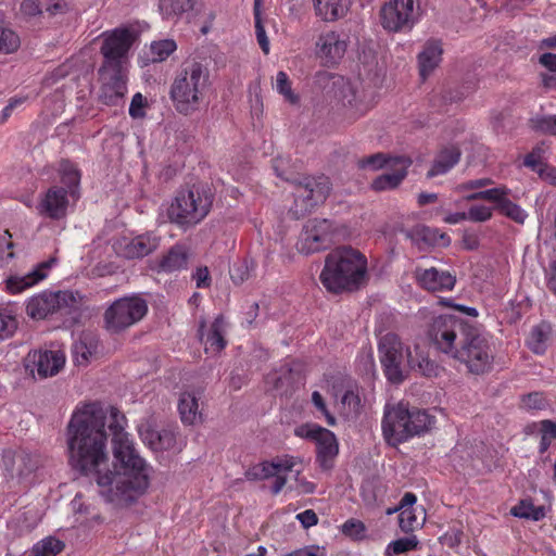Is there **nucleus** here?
<instances>
[{
	"instance_id": "nucleus-1",
	"label": "nucleus",
	"mask_w": 556,
	"mask_h": 556,
	"mask_svg": "<svg viewBox=\"0 0 556 556\" xmlns=\"http://www.w3.org/2000/svg\"><path fill=\"white\" fill-rule=\"evenodd\" d=\"M126 418L100 403L77 408L67 426L70 464L81 473H97L100 494L109 503L132 502L149 486L150 467L125 432Z\"/></svg>"
},
{
	"instance_id": "nucleus-2",
	"label": "nucleus",
	"mask_w": 556,
	"mask_h": 556,
	"mask_svg": "<svg viewBox=\"0 0 556 556\" xmlns=\"http://www.w3.org/2000/svg\"><path fill=\"white\" fill-rule=\"evenodd\" d=\"M210 77L208 67L195 59L180 64L168 93L177 113L189 116L200 110L211 88Z\"/></svg>"
},
{
	"instance_id": "nucleus-3",
	"label": "nucleus",
	"mask_w": 556,
	"mask_h": 556,
	"mask_svg": "<svg viewBox=\"0 0 556 556\" xmlns=\"http://www.w3.org/2000/svg\"><path fill=\"white\" fill-rule=\"evenodd\" d=\"M319 279L333 293L358 290L367 280V260L351 247L337 248L326 256Z\"/></svg>"
},
{
	"instance_id": "nucleus-4",
	"label": "nucleus",
	"mask_w": 556,
	"mask_h": 556,
	"mask_svg": "<svg viewBox=\"0 0 556 556\" xmlns=\"http://www.w3.org/2000/svg\"><path fill=\"white\" fill-rule=\"evenodd\" d=\"M213 201V193L204 186L192 185L180 189L167 207V218L185 230L193 228L208 215Z\"/></svg>"
},
{
	"instance_id": "nucleus-5",
	"label": "nucleus",
	"mask_w": 556,
	"mask_h": 556,
	"mask_svg": "<svg viewBox=\"0 0 556 556\" xmlns=\"http://www.w3.org/2000/svg\"><path fill=\"white\" fill-rule=\"evenodd\" d=\"M430 415L420 409H408L403 403L386 408L382 419V432L391 445L407 441L409 438L428 430Z\"/></svg>"
},
{
	"instance_id": "nucleus-6",
	"label": "nucleus",
	"mask_w": 556,
	"mask_h": 556,
	"mask_svg": "<svg viewBox=\"0 0 556 556\" xmlns=\"http://www.w3.org/2000/svg\"><path fill=\"white\" fill-rule=\"evenodd\" d=\"M60 175L62 186L50 187L37 204V212L40 216L55 220L66 216L70 198H78L80 182L78 169L68 161L61 162Z\"/></svg>"
},
{
	"instance_id": "nucleus-7",
	"label": "nucleus",
	"mask_w": 556,
	"mask_h": 556,
	"mask_svg": "<svg viewBox=\"0 0 556 556\" xmlns=\"http://www.w3.org/2000/svg\"><path fill=\"white\" fill-rule=\"evenodd\" d=\"M452 357L465 364L469 372L482 375L491 370L494 351L489 338L470 326Z\"/></svg>"
},
{
	"instance_id": "nucleus-8",
	"label": "nucleus",
	"mask_w": 556,
	"mask_h": 556,
	"mask_svg": "<svg viewBox=\"0 0 556 556\" xmlns=\"http://www.w3.org/2000/svg\"><path fill=\"white\" fill-rule=\"evenodd\" d=\"M148 313V303L139 295L115 300L104 312L105 329L119 333L139 323Z\"/></svg>"
},
{
	"instance_id": "nucleus-9",
	"label": "nucleus",
	"mask_w": 556,
	"mask_h": 556,
	"mask_svg": "<svg viewBox=\"0 0 556 556\" xmlns=\"http://www.w3.org/2000/svg\"><path fill=\"white\" fill-rule=\"evenodd\" d=\"M381 26L391 33L413 29L421 17L419 0H388L380 8Z\"/></svg>"
},
{
	"instance_id": "nucleus-10",
	"label": "nucleus",
	"mask_w": 556,
	"mask_h": 556,
	"mask_svg": "<svg viewBox=\"0 0 556 556\" xmlns=\"http://www.w3.org/2000/svg\"><path fill=\"white\" fill-rule=\"evenodd\" d=\"M469 327L468 323L457 316L440 315L432 319L428 337L439 351L452 357Z\"/></svg>"
},
{
	"instance_id": "nucleus-11",
	"label": "nucleus",
	"mask_w": 556,
	"mask_h": 556,
	"mask_svg": "<svg viewBox=\"0 0 556 556\" xmlns=\"http://www.w3.org/2000/svg\"><path fill=\"white\" fill-rule=\"evenodd\" d=\"M406 348L399 336L392 332L384 334L379 342L378 351L383 372L394 384L403 382L406 377Z\"/></svg>"
},
{
	"instance_id": "nucleus-12",
	"label": "nucleus",
	"mask_w": 556,
	"mask_h": 556,
	"mask_svg": "<svg viewBox=\"0 0 556 556\" xmlns=\"http://www.w3.org/2000/svg\"><path fill=\"white\" fill-rule=\"evenodd\" d=\"M330 193L328 177H304L295 182L294 205L291 212L295 218L309 213L315 206L325 202Z\"/></svg>"
},
{
	"instance_id": "nucleus-13",
	"label": "nucleus",
	"mask_w": 556,
	"mask_h": 556,
	"mask_svg": "<svg viewBox=\"0 0 556 556\" xmlns=\"http://www.w3.org/2000/svg\"><path fill=\"white\" fill-rule=\"evenodd\" d=\"M334 227L329 219L307 220L299 236L296 250L304 255L326 250L332 243Z\"/></svg>"
},
{
	"instance_id": "nucleus-14",
	"label": "nucleus",
	"mask_w": 556,
	"mask_h": 556,
	"mask_svg": "<svg viewBox=\"0 0 556 556\" xmlns=\"http://www.w3.org/2000/svg\"><path fill=\"white\" fill-rule=\"evenodd\" d=\"M98 74L100 102L110 106L122 105L127 93V67L100 66Z\"/></svg>"
},
{
	"instance_id": "nucleus-15",
	"label": "nucleus",
	"mask_w": 556,
	"mask_h": 556,
	"mask_svg": "<svg viewBox=\"0 0 556 556\" xmlns=\"http://www.w3.org/2000/svg\"><path fill=\"white\" fill-rule=\"evenodd\" d=\"M80 302V294L73 291L43 292L33 296L26 306L27 314L35 319H43L64 308H75Z\"/></svg>"
},
{
	"instance_id": "nucleus-16",
	"label": "nucleus",
	"mask_w": 556,
	"mask_h": 556,
	"mask_svg": "<svg viewBox=\"0 0 556 556\" xmlns=\"http://www.w3.org/2000/svg\"><path fill=\"white\" fill-rule=\"evenodd\" d=\"M101 46L103 62L101 66L127 67L128 52L135 40V35L128 28H115L105 33Z\"/></svg>"
},
{
	"instance_id": "nucleus-17",
	"label": "nucleus",
	"mask_w": 556,
	"mask_h": 556,
	"mask_svg": "<svg viewBox=\"0 0 556 556\" xmlns=\"http://www.w3.org/2000/svg\"><path fill=\"white\" fill-rule=\"evenodd\" d=\"M510 190L506 187H497L473 192L465 197L466 201L485 200L495 204V210L505 217L518 224H523L528 214L518 204L509 199Z\"/></svg>"
},
{
	"instance_id": "nucleus-18",
	"label": "nucleus",
	"mask_w": 556,
	"mask_h": 556,
	"mask_svg": "<svg viewBox=\"0 0 556 556\" xmlns=\"http://www.w3.org/2000/svg\"><path fill=\"white\" fill-rule=\"evenodd\" d=\"M139 434L144 444L152 451H181L184 440L173 427L162 428L160 430L151 425H143L139 428Z\"/></svg>"
},
{
	"instance_id": "nucleus-19",
	"label": "nucleus",
	"mask_w": 556,
	"mask_h": 556,
	"mask_svg": "<svg viewBox=\"0 0 556 556\" xmlns=\"http://www.w3.org/2000/svg\"><path fill=\"white\" fill-rule=\"evenodd\" d=\"M305 437L316 442L317 462L324 470L332 467L333 458L338 455L339 446L332 431L317 425L307 426Z\"/></svg>"
},
{
	"instance_id": "nucleus-20",
	"label": "nucleus",
	"mask_w": 556,
	"mask_h": 556,
	"mask_svg": "<svg viewBox=\"0 0 556 556\" xmlns=\"http://www.w3.org/2000/svg\"><path fill=\"white\" fill-rule=\"evenodd\" d=\"M346 40L336 31L321 34L316 42V54L325 60L326 64H337L345 54Z\"/></svg>"
},
{
	"instance_id": "nucleus-21",
	"label": "nucleus",
	"mask_w": 556,
	"mask_h": 556,
	"mask_svg": "<svg viewBox=\"0 0 556 556\" xmlns=\"http://www.w3.org/2000/svg\"><path fill=\"white\" fill-rule=\"evenodd\" d=\"M415 277L420 287L431 292L451 291L456 283L454 275L447 270H439L435 267L417 268Z\"/></svg>"
},
{
	"instance_id": "nucleus-22",
	"label": "nucleus",
	"mask_w": 556,
	"mask_h": 556,
	"mask_svg": "<svg viewBox=\"0 0 556 556\" xmlns=\"http://www.w3.org/2000/svg\"><path fill=\"white\" fill-rule=\"evenodd\" d=\"M412 165V160L407 156H396L391 160L392 173H386L378 176L371 182L375 191H386L395 189L406 177L407 169Z\"/></svg>"
},
{
	"instance_id": "nucleus-23",
	"label": "nucleus",
	"mask_w": 556,
	"mask_h": 556,
	"mask_svg": "<svg viewBox=\"0 0 556 556\" xmlns=\"http://www.w3.org/2000/svg\"><path fill=\"white\" fill-rule=\"evenodd\" d=\"M55 261L54 257H51L48 261L41 262L24 276H10L5 281L8 290L11 293H18L33 287L47 277L48 269L52 267Z\"/></svg>"
},
{
	"instance_id": "nucleus-24",
	"label": "nucleus",
	"mask_w": 556,
	"mask_h": 556,
	"mask_svg": "<svg viewBox=\"0 0 556 556\" xmlns=\"http://www.w3.org/2000/svg\"><path fill=\"white\" fill-rule=\"evenodd\" d=\"M205 323L201 321L199 327L200 340L204 343L205 351L218 353L226 346L225 332L226 323L222 315L217 316L211 324L210 329L204 333Z\"/></svg>"
},
{
	"instance_id": "nucleus-25",
	"label": "nucleus",
	"mask_w": 556,
	"mask_h": 556,
	"mask_svg": "<svg viewBox=\"0 0 556 556\" xmlns=\"http://www.w3.org/2000/svg\"><path fill=\"white\" fill-rule=\"evenodd\" d=\"M31 357L41 378L56 375L65 364V355L59 350L36 352Z\"/></svg>"
},
{
	"instance_id": "nucleus-26",
	"label": "nucleus",
	"mask_w": 556,
	"mask_h": 556,
	"mask_svg": "<svg viewBox=\"0 0 556 556\" xmlns=\"http://www.w3.org/2000/svg\"><path fill=\"white\" fill-rule=\"evenodd\" d=\"M406 365L408 369L428 378L438 377L440 374V366L431 361L418 345L413 350L406 348Z\"/></svg>"
},
{
	"instance_id": "nucleus-27",
	"label": "nucleus",
	"mask_w": 556,
	"mask_h": 556,
	"mask_svg": "<svg viewBox=\"0 0 556 556\" xmlns=\"http://www.w3.org/2000/svg\"><path fill=\"white\" fill-rule=\"evenodd\" d=\"M353 0H313L315 13L325 22H334L344 17Z\"/></svg>"
},
{
	"instance_id": "nucleus-28",
	"label": "nucleus",
	"mask_w": 556,
	"mask_h": 556,
	"mask_svg": "<svg viewBox=\"0 0 556 556\" xmlns=\"http://www.w3.org/2000/svg\"><path fill=\"white\" fill-rule=\"evenodd\" d=\"M443 49L440 41H428L418 54L419 73L425 80L439 66Z\"/></svg>"
},
{
	"instance_id": "nucleus-29",
	"label": "nucleus",
	"mask_w": 556,
	"mask_h": 556,
	"mask_svg": "<svg viewBox=\"0 0 556 556\" xmlns=\"http://www.w3.org/2000/svg\"><path fill=\"white\" fill-rule=\"evenodd\" d=\"M159 247V239L151 235H140L125 242L123 247V255L127 258H141Z\"/></svg>"
},
{
	"instance_id": "nucleus-30",
	"label": "nucleus",
	"mask_w": 556,
	"mask_h": 556,
	"mask_svg": "<svg viewBox=\"0 0 556 556\" xmlns=\"http://www.w3.org/2000/svg\"><path fill=\"white\" fill-rule=\"evenodd\" d=\"M189 260L188 249L182 244H175L163 255L159 263V271L174 273L187 268Z\"/></svg>"
},
{
	"instance_id": "nucleus-31",
	"label": "nucleus",
	"mask_w": 556,
	"mask_h": 556,
	"mask_svg": "<svg viewBox=\"0 0 556 556\" xmlns=\"http://www.w3.org/2000/svg\"><path fill=\"white\" fill-rule=\"evenodd\" d=\"M460 160V150L457 147H450L441 150L434 159L427 178L444 175L452 169Z\"/></svg>"
},
{
	"instance_id": "nucleus-32",
	"label": "nucleus",
	"mask_w": 556,
	"mask_h": 556,
	"mask_svg": "<svg viewBox=\"0 0 556 556\" xmlns=\"http://www.w3.org/2000/svg\"><path fill=\"white\" fill-rule=\"evenodd\" d=\"M552 336V325L547 321H541L532 327L527 338V346L535 354L542 355L547 350Z\"/></svg>"
},
{
	"instance_id": "nucleus-33",
	"label": "nucleus",
	"mask_w": 556,
	"mask_h": 556,
	"mask_svg": "<svg viewBox=\"0 0 556 556\" xmlns=\"http://www.w3.org/2000/svg\"><path fill=\"white\" fill-rule=\"evenodd\" d=\"M334 97L342 101L344 105L357 106V103L361 99V88L357 84L352 83L351 80L338 76L333 83Z\"/></svg>"
},
{
	"instance_id": "nucleus-34",
	"label": "nucleus",
	"mask_w": 556,
	"mask_h": 556,
	"mask_svg": "<svg viewBox=\"0 0 556 556\" xmlns=\"http://www.w3.org/2000/svg\"><path fill=\"white\" fill-rule=\"evenodd\" d=\"M199 399L193 392H182L178 402V410L181 421L186 425H195L202 420L199 410Z\"/></svg>"
},
{
	"instance_id": "nucleus-35",
	"label": "nucleus",
	"mask_w": 556,
	"mask_h": 556,
	"mask_svg": "<svg viewBox=\"0 0 556 556\" xmlns=\"http://www.w3.org/2000/svg\"><path fill=\"white\" fill-rule=\"evenodd\" d=\"M510 514L518 518L530 519L533 521L542 520L546 513L544 506H534L531 501L522 500L510 509Z\"/></svg>"
},
{
	"instance_id": "nucleus-36",
	"label": "nucleus",
	"mask_w": 556,
	"mask_h": 556,
	"mask_svg": "<svg viewBox=\"0 0 556 556\" xmlns=\"http://www.w3.org/2000/svg\"><path fill=\"white\" fill-rule=\"evenodd\" d=\"M13 464L12 475L15 472L18 477H25L33 472L37 467L36 459L24 451L15 452L11 456Z\"/></svg>"
},
{
	"instance_id": "nucleus-37",
	"label": "nucleus",
	"mask_w": 556,
	"mask_h": 556,
	"mask_svg": "<svg viewBox=\"0 0 556 556\" xmlns=\"http://www.w3.org/2000/svg\"><path fill=\"white\" fill-rule=\"evenodd\" d=\"M194 0H159V9L165 18L181 15L193 9Z\"/></svg>"
},
{
	"instance_id": "nucleus-38",
	"label": "nucleus",
	"mask_w": 556,
	"mask_h": 556,
	"mask_svg": "<svg viewBox=\"0 0 556 556\" xmlns=\"http://www.w3.org/2000/svg\"><path fill=\"white\" fill-rule=\"evenodd\" d=\"M64 547L63 541L49 536L35 544L29 556H56Z\"/></svg>"
},
{
	"instance_id": "nucleus-39",
	"label": "nucleus",
	"mask_w": 556,
	"mask_h": 556,
	"mask_svg": "<svg viewBox=\"0 0 556 556\" xmlns=\"http://www.w3.org/2000/svg\"><path fill=\"white\" fill-rule=\"evenodd\" d=\"M177 49V43L174 39H162L153 41L150 46L151 61L163 62L169 58Z\"/></svg>"
},
{
	"instance_id": "nucleus-40",
	"label": "nucleus",
	"mask_w": 556,
	"mask_h": 556,
	"mask_svg": "<svg viewBox=\"0 0 556 556\" xmlns=\"http://www.w3.org/2000/svg\"><path fill=\"white\" fill-rule=\"evenodd\" d=\"M277 475L274 460L262 462L250 467L245 472L244 477L250 481L265 480Z\"/></svg>"
},
{
	"instance_id": "nucleus-41",
	"label": "nucleus",
	"mask_w": 556,
	"mask_h": 556,
	"mask_svg": "<svg viewBox=\"0 0 556 556\" xmlns=\"http://www.w3.org/2000/svg\"><path fill=\"white\" fill-rule=\"evenodd\" d=\"M548 148L549 147L544 141L538 143L532 151L525 156L523 165L536 172L541 166L546 164L544 163V159Z\"/></svg>"
},
{
	"instance_id": "nucleus-42",
	"label": "nucleus",
	"mask_w": 556,
	"mask_h": 556,
	"mask_svg": "<svg viewBox=\"0 0 556 556\" xmlns=\"http://www.w3.org/2000/svg\"><path fill=\"white\" fill-rule=\"evenodd\" d=\"M520 407L525 410H544L549 407V401L542 392H530L521 396Z\"/></svg>"
},
{
	"instance_id": "nucleus-43",
	"label": "nucleus",
	"mask_w": 556,
	"mask_h": 556,
	"mask_svg": "<svg viewBox=\"0 0 556 556\" xmlns=\"http://www.w3.org/2000/svg\"><path fill=\"white\" fill-rule=\"evenodd\" d=\"M529 124L536 132L556 137V115L535 116L530 118Z\"/></svg>"
},
{
	"instance_id": "nucleus-44",
	"label": "nucleus",
	"mask_w": 556,
	"mask_h": 556,
	"mask_svg": "<svg viewBox=\"0 0 556 556\" xmlns=\"http://www.w3.org/2000/svg\"><path fill=\"white\" fill-rule=\"evenodd\" d=\"M418 545V540L415 535L401 538L395 541H392L388 544L386 548L387 556H395L408 551L415 549Z\"/></svg>"
},
{
	"instance_id": "nucleus-45",
	"label": "nucleus",
	"mask_w": 556,
	"mask_h": 556,
	"mask_svg": "<svg viewBox=\"0 0 556 556\" xmlns=\"http://www.w3.org/2000/svg\"><path fill=\"white\" fill-rule=\"evenodd\" d=\"M276 90L281 96H283L285 100L288 101L290 104L299 103V96L293 92V90L291 88V81H290L288 75L282 71L277 73Z\"/></svg>"
},
{
	"instance_id": "nucleus-46",
	"label": "nucleus",
	"mask_w": 556,
	"mask_h": 556,
	"mask_svg": "<svg viewBox=\"0 0 556 556\" xmlns=\"http://www.w3.org/2000/svg\"><path fill=\"white\" fill-rule=\"evenodd\" d=\"M20 45V37L13 30L0 27V53H13Z\"/></svg>"
},
{
	"instance_id": "nucleus-47",
	"label": "nucleus",
	"mask_w": 556,
	"mask_h": 556,
	"mask_svg": "<svg viewBox=\"0 0 556 556\" xmlns=\"http://www.w3.org/2000/svg\"><path fill=\"white\" fill-rule=\"evenodd\" d=\"M437 230H433L425 225H417L414 228L406 230L405 236L414 243L419 244L421 241L431 243L435 239Z\"/></svg>"
},
{
	"instance_id": "nucleus-48",
	"label": "nucleus",
	"mask_w": 556,
	"mask_h": 556,
	"mask_svg": "<svg viewBox=\"0 0 556 556\" xmlns=\"http://www.w3.org/2000/svg\"><path fill=\"white\" fill-rule=\"evenodd\" d=\"M420 525L415 508L402 509L399 515V526L405 533L414 531Z\"/></svg>"
},
{
	"instance_id": "nucleus-49",
	"label": "nucleus",
	"mask_w": 556,
	"mask_h": 556,
	"mask_svg": "<svg viewBox=\"0 0 556 556\" xmlns=\"http://www.w3.org/2000/svg\"><path fill=\"white\" fill-rule=\"evenodd\" d=\"M11 233L5 230L0 235V267H3L14 257V253L11 251L13 242L11 241Z\"/></svg>"
},
{
	"instance_id": "nucleus-50",
	"label": "nucleus",
	"mask_w": 556,
	"mask_h": 556,
	"mask_svg": "<svg viewBox=\"0 0 556 556\" xmlns=\"http://www.w3.org/2000/svg\"><path fill=\"white\" fill-rule=\"evenodd\" d=\"M73 357L77 365H86L92 355V349L85 341H77L73 344Z\"/></svg>"
},
{
	"instance_id": "nucleus-51",
	"label": "nucleus",
	"mask_w": 556,
	"mask_h": 556,
	"mask_svg": "<svg viewBox=\"0 0 556 556\" xmlns=\"http://www.w3.org/2000/svg\"><path fill=\"white\" fill-rule=\"evenodd\" d=\"M492 208L485 205H475L467 211V220L484 223L492 218Z\"/></svg>"
},
{
	"instance_id": "nucleus-52",
	"label": "nucleus",
	"mask_w": 556,
	"mask_h": 556,
	"mask_svg": "<svg viewBox=\"0 0 556 556\" xmlns=\"http://www.w3.org/2000/svg\"><path fill=\"white\" fill-rule=\"evenodd\" d=\"M391 160H388L386 154L383 153H376L369 156H366L364 159H361L358 161V167L359 168H370V169H380L389 162L391 163Z\"/></svg>"
},
{
	"instance_id": "nucleus-53",
	"label": "nucleus",
	"mask_w": 556,
	"mask_h": 556,
	"mask_svg": "<svg viewBox=\"0 0 556 556\" xmlns=\"http://www.w3.org/2000/svg\"><path fill=\"white\" fill-rule=\"evenodd\" d=\"M342 533L353 539H362L366 531L364 522L357 519H349L342 525Z\"/></svg>"
},
{
	"instance_id": "nucleus-54",
	"label": "nucleus",
	"mask_w": 556,
	"mask_h": 556,
	"mask_svg": "<svg viewBox=\"0 0 556 556\" xmlns=\"http://www.w3.org/2000/svg\"><path fill=\"white\" fill-rule=\"evenodd\" d=\"M16 327H17L16 319L12 315H10L5 312H0V339L1 340L11 337L14 333Z\"/></svg>"
},
{
	"instance_id": "nucleus-55",
	"label": "nucleus",
	"mask_w": 556,
	"mask_h": 556,
	"mask_svg": "<svg viewBox=\"0 0 556 556\" xmlns=\"http://www.w3.org/2000/svg\"><path fill=\"white\" fill-rule=\"evenodd\" d=\"M146 106V99L142 97L140 92L134 94L130 105H129V115L132 118H141L144 116L143 108Z\"/></svg>"
},
{
	"instance_id": "nucleus-56",
	"label": "nucleus",
	"mask_w": 556,
	"mask_h": 556,
	"mask_svg": "<svg viewBox=\"0 0 556 556\" xmlns=\"http://www.w3.org/2000/svg\"><path fill=\"white\" fill-rule=\"evenodd\" d=\"M312 401L317 409H319L324 416L326 417L327 424L329 426L336 425V418L328 412L326 403L318 391H314L312 394Z\"/></svg>"
},
{
	"instance_id": "nucleus-57",
	"label": "nucleus",
	"mask_w": 556,
	"mask_h": 556,
	"mask_svg": "<svg viewBox=\"0 0 556 556\" xmlns=\"http://www.w3.org/2000/svg\"><path fill=\"white\" fill-rule=\"evenodd\" d=\"M255 35H256V39H257V42H258L262 51L265 54H268L269 53V49H270L269 40H268V37L266 35V31H265V28H264L262 20L255 21Z\"/></svg>"
},
{
	"instance_id": "nucleus-58",
	"label": "nucleus",
	"mask_w": 556,
	"mask_h": 556,
	"mask_svg": "<svg viewBox=\"0 0 556 556\" xmlns=\"http://www.w3.org/2000/svg\"><path fill=\"white\" fill-rule=\"evenodd\" d=\"M491 184H492V180L490 178L472 179V180H468V181L459 184L456 187V191L464 192L467 190L480 189V188L486 187Z\"/></svg>"
},
{
	"instance_id": "nucleus-59",
	"label": "nucleus",
	"mask_w": 556,
	"mask_h": 556,
	"mask_svg": "<svg viewBox=\"0 0 556 556\" xmlns=\"http://www.w3.org/2000/svg\"><path fill=\"white\" fill-rule=\"evenodd\" d=\"M197 288H207L211 285V276L206 266L198 267L192 275Z\"/></svg>"
},
{
	"instance_id": "nucleus-60",
	"label": "nucleus",
	"mask_w": 556,
	"mask_h": 556,
	"mask_svg": "<svg viewBox=\"0 0 556 556\" xmlns=\"http://www.w3.org/2000/svg\"><path fill=\"white\" fill-rule=\"evenodd\" d=\"M302 525L304 529H308L318 523V516L313 509H306L295 517Z\"/></svg>"
},
{
	"instance_id": "nucleus-61",
	"label": "nucleus",
	"mask_w": 556,
	"mask_h": 556,
	"mask_svg": "<svg viewBox=\"0 0 556 556\" xmlns=\"http://www.w3.org/2000/svg\"><path fill=\"white\" fill-rule=\"evenodd\" d=\"M274 463L277 473L280 471H291L293 467L296 465V458L293 456L286 455L282 457L275 458Z\"/></svg>"
},
{
	"instance_id": "nucleus-62",
	"label": "nucleus",
	"mask_w": 556,
	"mask_h": 556,
	"mask_svg": "<svg viewBox=\"0 0 556 556\" xmlns=\"http://www.w3.org/2000/svg\"><path fill=\"white\" fill-rule=\"evenodd\" d=\"M546 286L556 295V257L552 260L545 269Z\"/></svg>"
},
{
	"instance_id": "nucleus-63",
	"label": "nucleus",
	"mask_w": 556,
	"mask_h": 556,
	"mask_svg": "<svg viewBox=\"0 0 556 556\" xmlns=\"http://www.w3.org/2000/svg\"><path fill=\"white\" fill-rule=\"evenodd\" d=\"M68 10L65 0H50L46 5V11L51 15L63 14Z\"/></svg>"
},
{
	"instance_id": "nucleus-64",
	"label": "nucleus",
	"mask_w": 556,
	"mask_h": 556,
	"mask_svg": "<svg viewBox=\"0 0 556 556\" xmlns=\"http://www.w3.org/2000/svg\"><path fill=\"white\" fill-rule=\"evenodd\" d=\"M282 556H323L319 552V547L316 545L305 546L303 548L295 549L291 553H287Z\"/></svg>"
}]
</instances>
